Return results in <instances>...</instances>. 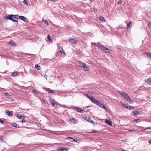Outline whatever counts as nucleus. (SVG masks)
<instances>
[{"label":"nucleus","mask_w":151,"mask_h":151,"mask_svg":"<svg viewBox=\"0 0 151 151\" xmlns=\"http://www.w3.org/2000/svg\"><path fill=\"white\" fill-rule=\"evenodd\" d=\"M86 96L89 98L90 99V100L94 103L97 105L99 101H98L96 99L93 97L92 96H90L88 95H87Z\"/></svg>","instance_id":"nucleus-1"},{"label":"nucleus","mask_w":151,"mask_h":151,"mask_svg":"<svg viewBox=\"0 0 151 151\" xmlns=\"http://www.w3.org/2000/svg\"><path fill=\"white\" fill-rule=\"evenodd\" d=\"M19 18L21 20H23L26 22H28V20L25 17L22 16H19Z\"/></svg>","instance_id":"nucleus-2"},{"label":"nucleus","mask_w":151,"mask_h":151,"mask_svg":"<svg viewBox=\"0 0 151 151\" xmlns=\"http://www.w3.org/2000/svg\"><path fill=\"white\" fill-rule=\"evenodd\" d=\"M97 105L99 106L100 107L102 108L105 110L106 109V108L105 106L101 102H99Z\"/></svg>","instance_id":"nucleus-3"},{"label":"nucleus","mask_w":151,"mask_h":151,"mask_svg":"<svg viewBox=\"0 0 151 151\" xmlns=\"http://www.w3.org/2000/svg\"><path fill=\"white\" fill-rule=\"evenodd\" d=\"M124 99L130 103H132L133 102V101L128 95L126 96Z\"/></svg>","instance_id":"nucleus-4"},{"label":"nucleus","mask_w":151,"mask_h":151,"mask_svg":"<svg viewBox=\"0 0 151 151\" xmlns=\"http://www.w3.org/2000/svg\"><path fill=\"white\" fill-rule=\"evenodd\" d=\"M97 47L99 48H100L101 50L104 51H105V50L106 49V47L104 46H103L102 44H100L99 45L97 46Z\"/></svg>","instance_id":"nucleus-5"},{"label":"nucleus","mask_w":151,"mask_h":151,"mask_svg":"<svg viewBox=\"0 0 151 151\" xmlns=\"http://www.w3.org/2000/svg\"><path fill=\"white\" fill-rule=\"evenodd\" d=\"M84 119L85 120L89 122H90L93 124L94 123V121L92 120L91 118L89 117H84Z\"/></svg>","instance_id":"nucleus-6"},{"label":"nucleus","mask_w":151,"mask_h":151,"mask_svg":"<svg viewBox=\"0 0 151 151\" xmlns=\"http://www.w3.org/2000/svg\"><path fill=\"white\" fill-rule=\"evenodd\" d=\"M6 114L8 115L9 116H12L13 115V112L12 111H11L9 110H6Z\"/></svg>","instance_id":"nucleus-7"},{"label":"nucleus","mask_w":151,"mask_h":151,"mask_svg":"<svg viewBox=\"0 0 151 151\" xmlns=\"http://www.w3.org/2000/svg\"><path fill=\"white\" fill-rule=\"evenodd\" d=\"M99 20L103 22H106V20L104 19V17L102 16H99L98 17Z\"/></svg>","instance_id":"nucleus-8"},{"label":"nucleus","mask_w":151,"mask_h":151,"mask_svg":"<svg viewBox=\"0 0 151 151\" xmlns=\"http://www.w3.org/2000/svg\"><path fill=\"white\" fill-rule=\"evenodd\" d=\"M83 66V67L82 68L83 69H84V70L86 71H89V68L88 66H87V65H86V64H85V65H84L82 66Z\"/></svg>","instance_id":"nucleus-9"},{"label":"nucleus","mask_w":151,"mask_h":151,"mask_svg":"<svg viewBox=\"0 0 151 151\" xmlns=\"http://www.w3.org/2000/svg\"><path fill=\"white\" fill-rule=\"evenodd\" d=\"M76 111L81 113H83L85 112L84 111L81 109V108L77 107H76Z\"/></svg>","instance_id":"nucleus-10"},{"label":"nucleus","mask_w":151,"mask_h":151,"mask_svg":"<svg viewBox=\"0 0 151 151\" xmlns=\"http://www.w3.org/2000/svg\"><path fill=\"white\" fill-rule=\"evenodd\" d=\"M46 91L49 92L50 93H54V91L49 88H47L45 89Z\"/></svg>","instance_id":"nucleus-11"},{"label":"nucleus","mask_w":151,"mask_h":151,"mask_svg":"<svg viewBox=\"0 0 151 151\" xmlns=\"http://www.w3.org/2000/svg\"><path fill=\"white\" fill-rule=\"evenodd\" d=\"M145 81L147 84L151 85V78L145 80Z\"/></svg>","instance_id":"nucleus-12"},{"label":"nucleus","mask_w":151,"mask_h":151,"mask_svg":"<svg viewBox=\"0 0 151 151\" xmlns=\"http://www.w3.org/2000/svg\"><path fill=\"white\" fill-rule=\"evenodd\" d=\"M119 94L124 98L127 95L124 92H121L118 91Z\"/></svg>","instance_id":"nucleus-13"},{"label":"nucleus","mask_w":151,"mask_h":151,"mask_svg":"<svg viewBox=\"0 0 151 151\" xmlns=\"http://www.w3.org/2000/svg\"><path fill=\"white\" fill-rule=\"evenodd\" d=\"M57 150L58 151H67L66 149L64 148H58Z\"/></svg>","instance_id":"nucleus-14"},{"label":"nucleus","mask_w":151,"mask_h":151,"mask_svg":"<svg viewBox=\"0 0 151 151\" xmlns=\"http://www.w3.org/2000/svg\"><path fill=\"white\" fill-rule=\"evenodd\" d=\"M14 15L12 14H11V15H8L7 17H6V18L10 20H12L13 19L12 18V16H14Z\"/></svg>","instance_id":"nucleus-15"},{"label":"nucleus","mask_w":151,"mask_h":151,"mask_svg":"<svg viewBox=\"0 0 151 151\" xmlns=\"http://www.w3.org/2000/svg\"><path fill=\"white\" fill-rule=\"evenodd\" d=\"M106 122L109 125H112V122L107 119L105 120Z\"/></svg>","instance_id":"nucleus-16"},{"label":"nucleus","mask_w":151,"mask_h":151,"mask_svg":"<svg viewBox=\"0 0 151 151\" xmlns=\"http://www.w3.org/2000/svg\"><path fill=\"white\" fill-rule=\"evenodd\" d=\"M16 116L17 117L20 119H23L24 117L23 116H21L20 114H17L16 115Z\"/></svg>","instance_id":"nucleus-17"},{"label":"nucleus","mask_w":151,"mask_h":151,"mask_svg":"<svg viewBox=\"0 0 151 151\" xmlns=\"http://www.w3.org/2000/svg\"><path fill=\"white\" fill-rule=\"evenodd\" d=\"M8 43L10 45L15 46L16 45V43L11 41L8 42Z\"/></svg>","instance_id":"nucleus-18"},{"label":"nucleus","mask_w":151,"mask_h":151,"mask_svg":"<svg viewBox=\"0 0 151 151\" xmlns=\"http://www.w3.org/2000/svg\"><path fill=\"white\" fill-rule=\"evenodd\" d=\"M146 55L148 56L151 59V52H146L145 53Z\"/></svg>","instance_id":"nucleus-19"},{"label":"nucleus","mask_w":151,"mask_h":151,"mask_svg":"<svg viewBox=\"0 0 151 151\" xmlns=\"http://www.w3.org/2000/svg\"><path fill=\"white\" fill-rule=\"evenodd\" d=\"M132 22L130 21L128 24H127V27L128 28H131L132 27Z\"/></svg>","instance_id":"nucleus-20"},{"label":"nucleus","mask_w":151,"mask_h":151,"mask_svg":"<svg viewBox=\"0 0 151 151\" xmlns=\"http://www.w3.org/2000/svg\"><path fill=\"white\" fill-rule=\"evenodd\" d=\"M42 22H44L45 24L46 25H49V23L47 22V20H45L44 19H42Z\"/></svg>","instance_id":"nucleus-21"},{"label":"nucleus","mask_w":151,"mask_h":151,"mask_svg":"<svg viewBox=\"0 0 151 151\" xmlns=\"http://www.w3.org/2000/svg\"><path fill=\"white\" fill-rule=\"evenodd\" d=\"M69 41L70 42L74 44L76 42V41L75 40L73 39H69Z\"/></svg>","instance_id":"nucleus-22"},{"label":"nucleus","mask_w":151,"mask_h":151,"mask_svg":"<svg viewBox=\"0 0 151 151\" xmlns=\"http://www.w3.org/2000/svg\"><path fill=\"white\" fill-rule=\"evenodd\" d=\"M35 67L37 70H41V67L40 66L38 65L37 64H36L35 65Z\"/></svg>","instance_id":"nucleus-23"},{"label":"nucleus","mask_w":151,"mask_h":151,"mask_svg":"<svg viewBox=\"0 0 151 151\" xmlns=\"http://www.w3.org/2000/svg\"><path fill=\"white\" fill-rule=\"evenodd\" d=\"M12 75L13 77H15L17 76V74L16 72H13L12 73Z\"/></svg>","instance_id":"nucleus-24"},{"label":"nucleus","mask_w":151,"mask_h":151,"mask_svg":"<svg viewBox=\"0 0 151 151\" xmlns=\"http://www.w3.org/2000/svg\"><path fill=\"white\" fill-rule=\"evenodd\" d=\"M133 113L134 116L137 115L139 114V112L136 111H133Z\"/></svg>","instance_id":"nucleus-25"},{"label":"nucleus","mask_w":151,"mask_h":151,"mask_svg":"<svg viewBox=\"0 0 151 151\" xmlns=\"http://www.w3.org/2000/svg\"><path fill=\"white\" fill-rule=\"evenodd\" d=\"M79 65L82 68L83 67V66H83L86 64L84 63H82L81 62H80L79 63Z\"/></svg>","instance_id":"nucleus-26"},{"label":"nucleus","mask_w":151,"mask_h":151,"mask_svg":"<svg viewBox=\"0 0 151 151\" xmlns=\"http://www.w3.org/2000/svg\"><path fill=\"white\" fill-rule=\"evenodd\" d=\"M69 139H70V141L71 142H75L76 141V140L71 137H69Z\"/></svg>","instance_id":"nucleus-27"},{"label":"nucleus","mask_w":151,"mask_h":151,"mask_svg":"<svg viewBox=\"0 0 151 151\" xmlns=\"http://www.w3.org/2000/svg\"><path fill=\"white\" fill-rule=\"evenodd\" d=\"M122 104L123 106V107L125 108L128 109V106L126 104Z\"/></svg>","instance_id":"nucleus-28"},{"label":"nucleus","mask_w":151,"mask_h":151,"mask_svg":"<svg viewBox=\"0 0 151 151\" xmlns=\"http://www.w3.org/2000/svg\"><path fill=\"white\" fill-rule=\"evenodd\" d=\"M4 94L7 98H10L11 96V95L7 93H5Z\"/></svg>","instance_id":"nucleus-29"},{"label":"nucleus","mask_w":151,"mask_h":151,"mask_svg":"<svg viewBox=\"0 0 151 151\" xmlns=\"http://www.w3.org/2000/svg\"><path fill=\"white\" fill-rule=\"evenodd\" d=\"M12 19H13L11 20L12 21L14 22H17V18H16V17L12 18Z\"/></svg>","instance_id":"nucleus-30"},{"label":"nucleus","mask_w":151,"mask_h":151,"mask_svg":"<svg viewBox=\"0 0 151 151\" xmlns=\"http://www.w3.org/2000/svg\"><path fill=\"white\" fill-rule=\"evenodd\" d=\"M49 100L51 102V103H52V104L55 102V101L54 100L50 97L49 98Z\"/></svg>","instance_id":"nucleus-31"},{"label":"nucleus","mask_w":151,"mask_h":151,"mask_svg":"<svg viewBox=\"0 0 151 151\" xmlns=\"http://www.w3.org/2000/svg\"><path fill=\"white\" fill-rule=\"evenodd\" d=\"M32 92L35 94H37L38 93V91L36 89L33 90Z\"/></svg>","instance_id":"nucleus-32"},{"label":"nucleus","mask_w":151,"mask_h":151,"mask_svg":"<svg viewBox=\"0 0 151 151\" xmlns=\"http://www.w3.org/2000/svg\"><path fill=\"white\" fill-rule=\"evenodd\" d=\"M127 109L130 110L131 109H133V110L135 109L133 107H132L131 106H128V109Z\"/></svg>","instance_id":"nucleus-33"},{"label":"nucleus","mask_w":151,"mask_h":151,"mask_svg":"<svg viewBox=\"0 0 151 151\" xmlns=\"http://www.w3.org/2000/svg\"><path fill=\"white\" fill-rule=\"evenodd\" d=\"M53 105V107H54L55 108H57V104L56 103H55V102H54L53 104H52Z\"/></svg>","instance_id":"nucleus-34"},{"label":"nucleus","mask_w":151,"mask_h":151,"mask_svg":"<svg viewBox=\"0 0 151 151\" xmlns=\"http://www.w3.org/2000/svg\"><path fill=\"white\" fill-rule=\"evenodd\" d=\"M47 38L48 40L52 42V39L51 38L50 36V35H48L47 36Z\"/></svg>","instance_id":"nucleus-35"},{"label":"nucleus","mask_w":151,"mask_h":151,"mask_svg":"<svg viewBox=\"0 0 151 151\" xmlns=\"http://www.w3.org/2000/svg\"><path fill=\"white\" fill-rule=\"evenodd\" d=\"M12 126L13 127H17V124L15 123H12L11 124Z\"/></svg>","instance_id":"nucleus-36"},{"label":"nucleus","mask_w":151,"mask_h":151,"mask_svg":"<svg viewBox=\"0 0 151 151\" xmlns=\"http://www.w3.org/2000/svg\"><path fill=\"white\" fill-rule=\"evenodd\" d=\"M106 52L109 53L110 52V50L107 48H106V49L104 51Z\"/></svg>","instance_id":"nucleus-37"},{"label":"nucleus","mask_w":151,"mask_h":151,"mask_svg":"<svg viewBox=\"0 0 151 151\" xmlns=\"http://www.w3.org/2000/svg\"><path fill=\"white\" fill-rule=\"evenodd\" d=\"M0 140L2 142H4L3 138L1 136H0Z\"/></svg>","instance_id":"nucleus-38"},{"label":"nucleus","mask_w":151,"mask_h":151,"mask_svg":"<svg viewBox=\"0 0 151 151\" xmlns=\"http://www.w3.org/2000/svg\"><path fill=\"white\" fill-rule=\"evenodd\" d=\"M23 2L25 4L27 5V6L28 5V3L27 2V1L26 0H24L23 1Z\"/></svg>","instance_id":"nucleus-39"},{"label":"nucleus","mask_w":151,"mask_h":151,"mask_svg":"<svg viewBox=\"0 0 151 151\" xmlns=\"http://www.w3.org/2000/svg\"><path fill=\"white\" fill-rule=\"evenodd\" d=\"M61 49L62 50L59 51L61 53V54L63 53L64 54V50H63L62 48Z\"/></svg>","instance_id":"nucleus-40"},{"label":"nucleus","mask_w":151,"mask_h":151,"mask_svg":"<svg viewBox=\"0 0 151 151\" xmlns=\"http://www.w3.org/2000/svg\"><path fill=\"white\" fill-rule=\"evenodd\" d=\"M81 141V140L78 139H76V142L78 143H79L80 141Z\"/></svg>","instance_id":"nucleus-41"},{"label":"nucleus","mask_w":151,"mask_h":151,"mask_svg":"<svg viewBox=\"0 0 151 151\" xmlns=\"http://www.w3.org/2000/svg\"><path fill=\"white\" fill-rule=\"evenodd\" d=\"M70 120L72 122H74L75 121L74 119L73 118H72L70 119Z\"/></svg>","instance_id":"nucleus-42"},{"label":"nucleus","mask_w":151,"mask_h":151,"mask_svg":"<svg viewBox=\"0 0 151 151\" xmlns=\"http://www.w3.org/2000/svg\"><path fill=\"white\" fill-rule=\"evenodd\" d=\"M135 120L136 122H137L139 123L140 122V120L139 119H135Z\"/></svg>","instance_id":"nucleus-43"},{"label":"nucleus","mask_w":151,"mask_h":151,"mask_svg":"<svg viewBox=\"0 0 151 151\" xmlns=\"http://www.w3.org/2000/svg\"><path fill=\"white\" fill-rule=\"evenodd\" d=\"M122 3V1L121 0H119L118 2V4H121Z\"/></svg>","instance_id":"nucleus-44"},{"label":"nucleus","mask_w":151,"mask_h":151,"mask_svg":"<svg viewBox=\"0 0 151 151\" xmlns=\"http://www.w3.org/2000/svg\"><path fill=\"white\" fill-rule=\"evenodd\" d=\"M148 25L149 27L150 28H151V23L149 22L148 23Z\"/></svg>","instance_id":"nucleus-45"},{"label":"nucleus","mask_w":151,"mask_h":151,"mask_svg":"<svg viewBox=\"0 0 151 151\" xmlns=\"http://www.w3.org/2000/svg\"><path fill=\"white\" fill-rule=\"evenodd\" d=\"M129 131L130 132H135V131L134 130H129Z\"/></svg>","instance_id":"nucleus-46"},{"label":"nucleus","mask_w":151,"mask_h":151,"mask_svg":"<svg viewBox=\"0 0 151 151\" xmlns=\"http://www.w3.org/2000/svg\"><path fill=\"white\" fill-rule=\"evenodd\" d=\"M21 122L22 123H24L26 122V121L24 119H22V121H21Z\"/></svg>","instance_id":"nucleus-47"},{"label":"nucleus","mask_w":151,"mask_h":151,"mask_svg":"<svg viewBox=\"0 0 151 151\" xmlns=\"http://www.w3.org/2000/svg\"><path fill=\"white\" fill-rule=\"evenodd\" d=\"M3 122L4 121L0 119V122L1 124H3Z\"/></svg>","instance_id":"nucleus-48"},{"label":"nucleus","mask_w":151,"mask_h":151,"mask_svg":"<svg viewBox=\"0 0 151 151\" xmlns=\"http://www.w3.org/2000/svg\"><path fill=\"white\" fill-rule=\"evenodd\" d=\"M151 129V127H149L148 128H146L145 129V130L148 129Z\"/></svg>","instance_id":"nucleus-49"},{"label":"nucleus","mask_w":151,"mask_h":151,"mask_svg":"<svg viewBox=\"0 0 151 151\" xmlns=\"http://www.w3.org/2000/svg\"><path fill=\"white\" fill-rule=\"evenodd\" d=\"M96 131H92V133H96Z\"/></svg>","instance_id":"nucleus-50"},{"label":"nucleus","mask_w":151,"mask_h":151,"mask_svg":"<svg viewBox=\"0 0 151 151\" xmlns=\"http://www.w3.org/2000/svg\"><path fill=\"white\" fill-rule=\"evenodd\" d=\"M149 143L151 144V139L149 140Z\"/></svg>","instance_id":"nucleus-51"},{"label":"nucleus","mask_w":151,"mask_h":151,"mask_svg":"<svg viewBox=\"0 0 151 151\" xmlns=\"http://www.w3.org/2000/svg\"><path fill=\"white\" fill-rule=\"evenodd\" d=\"M122 151H126L124 150H122Z\"/></svg>","instance_id":"nucleus-52"},{"label":"nucleus","mask_w":151,"mask_h":151,"mask_svg":"<svg viewBox=\"0 0 151 151\" xmlns=\"http://www.w3.org/2000/svg\"><path fill=\"white\" fill-rule=\"evenodd\" d=\"M64 107H66V105H64Z\"/></svg>","instance_id":"nucleus-53"},{"label":"nucleus","mask_w":151,"mask_h":151,"mask_svg":"<svg viewBox=\"0 0 151 151\" xmlns=\"http://www.w3.org/2000/svg\"><path fill=\"white\" fill-rule=\"evenodd\" d=\"M45 77H46V76H46V75H45Z\"/></svg>","instance_id":"nucleus-54"},{"label":"nucleus","mask_w":151,"mask_h":151,"mask_svg":"<svg viewBox=\"0 0 151 151\" xmlns=\"http://www.w3.org/2000/svg\"><path fill=\"white\" fill-rule=\"evenodd\" d=\"M45 77H46V76H46V75H45Z\"/></svg>","instance_id":"nucleus-55"}]
</instances>
